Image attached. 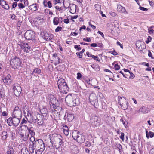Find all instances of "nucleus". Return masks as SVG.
I'll return each instance as SVG.
<instances>
[{
	"label": "nucleus",
	"mask_w": 154,
	"mask_h": 154,
	"mask_svg": "<svg viewBox=\"0 0 154 154\" xmlns=\"http://www.w3.org/2000/svg\"><path fill=\"white\" fill-rule=\"evenodd\" d=\"M21 154H30L27 149H22L21 150Z\"/></svg>",
	"instance_id": "obj_36"
},
{
	"label": "nucleus",
	"mask_w": 154,
	"mask_h": 154,
	"mask_svg": "<svg viewBox=\"0 0 154 154\" xmlns=\"http://www.w3.org/2000/svg\"><path fill=\"white\" fill-rule=\"evenodd\" d=\"M152 40V37L149 36L148 37L147 40L146 41V44H148Z\"/></svg>",
	"instance_id": "obj_40"
},
{
	"label": "nucleus",
	"mask_w": 154,
	"mask_h": 154,
	"mask_svg": "<svg viewBox=\"0 0 154 154\" xmlns=\"http://www.w3.org/2000/svg\"><path fill=\"white\" fill-rule=\"evenodd\" d=\"M90 122L92 125L95 126H98L100 125V119L96 116H93L91 119Z\"/></svg>",
	"instance_id": "obj_6"
},
{
	"label": "nucleus",
	"mask_w": 154,
	"mask_h": 154,
	"mask_svg": "<svg viewBox=\"0 0 154 154\" xmlns=\"http://www.w3.org/2000/svg\"><path fill=\"white\" fill-rule=\"evenodd\" d=\"M48 99L49 100L50 103L54 102L55 101L56 98L54 95L49 94L48 95Z\"/></svg>",
	"instance_id": "obj_24"
},
{
	"label": "nucleus",
	"mask_w": 154,
	"mask_h": 154,
	"mask_svg": "<svg viewBox=\"0 0 154 154\" xmlns=\"http://www.w3.org/2000/svg\"><path fill=\"white\" fill-rule=\"evenodd\" d=\"M52 111L53 115L55 118L57 119L60 118V112H58V110L55 111L53 109H52Z\"/></svg>",
	"instance_id": "obj_21"
},
{
	"label": "nucleus",
	"mask_w": 154,
	"mask_h": 154,
	"mask_svg": "<svg viewBox=\"0 0 154 154\" xmlns=\"http://www.w3.org/2000/svg\"><path fill=\"white\" fill-rule=\"evenodd\" d=\"M8 115L7 111H4L2 112V116H7Z\"/></svg>",
	"instance_id": "obj_60"
},
{
	"label": "nucleus",
	"mask_w": 154,
	"mask_h": 154,
	"mask_svg": "<svg viewBox=\"0 0 154 154\" xmlns=\"http://www.w3.org/2000/svg\"><path fill=\"white\" fill-rule=\"evenodd\" d=\"M43 118H42V119L44 120H47L48 117V115H43Z\"/></svg>",
	"instance_id": "obj_57"
},
{
	"label": "nucleus",
	"mask_w": 154,
	"mask_h": 154,
	"mask_svg": "<svg viewBox=\"0 0 154 154\" xmlns=\"http://www.w3.org/2000/svg\"><path fill=\"white\" fill-rule=\"evenodd\" d=\"M85 146L87 147H90L91 146V143L87 141L85 143Z\"/></svg>",
	"instance_id": "obj_58"
},
{
	"label": "nucleus",
	"mask_w": 154,
	"mask_h": 154,
	"mask_svg": "<svg viewBox=\"0 0 154 154\" xmlns=\"http://www.w3.org/2000/svg\"><path fill=\"white\" fill-rule=\"evenodd\" d=\"M124 135L125 134L123 133L122 132L121 133V135L120 136V138L122 139V140L123 141L124 139Z\"/></svg>",
	"instance_id": "obj_45"
},
{
	"label": "nucleus",
	"mask_w": 154,
	"mask_h": 154,
	"mask_svg": "<svg viewBox=\"0 0 154 154\" xmlns=\"http://www.w3.org/2000/svg\"><path fill=\"white\" fill-rule=\"evenodd\" d=\"M97 45V46L101 48H103V45L102 43H98Z\"/></svg>",
	"instance_id": "obj_52"
},
{
	"label": "nucleus",
	"mask_w": 154,
	"mask_h": 154,
	"mask_svg": "<svg viewBox=\"0 0 154 154\" xmlns=\"http://www.w3.org/2000/svg\"><path fill=\"white\" fill-rule=\"evenodd\" d=\"M2 8L6 10H8L9 8V7L7 3L5 5H4Z\"/></svg>",
	"instance_id": "obj_47"
},
{
	"label": "nucleus",
	"mask_w": 154,
	"mask_h": 154,
	"mask_svg": "<svg viewBox=\"0 0 154 154\" xmlns=\"http://www.w3.org/2000/svg\"><path fill=\"white\" fill-rule=\"evenodd\" d=\"M120 121H121L125 127V128H126L128 126V123L127 121H126L125 119L123 118H121L120 120Z\"/></svg>",
	"instance_id": "obj_30"
},
{
	"label": "nucleus",
	"mask_w": 154,
	"mask_h": 154,
	"mask_svg": "<svg viewBox=\"0 0 154 154\" xmlns=\"http://www.w3.org/2000/svg\"><path fill=\"white\" fill-rule=\"evenodd\" d=\"M117 10L118 11L121 12L122 13H124L126 12V10L125 8L120 5L117 6Z\"/></svg>",
	"instance_id": "obj_22"
},
{
	"label": "nucleus",
	"mask_w": 154,
	"mask_h": 154,
	"mask_svg": "<svg viewBox=\"0 0 154 154\" xmlns=\"http://www.w3.org/2000/svg\"><path fill=\"white\" fill-rule=\"evenodd\" d=\"M146 137L147 138H149V137L150 138H152L154 136V133L150 131L148 133V132L146 130Z\"/></svg>",
	"instance_id": "obj_23"
},
{
	"label": "nucleus",
	"mask_w": 154,
	"mask_h": 154,
	"mask_svg": "<svg viewBox=\"0 0 154 154\" xmlns=\"http://www.w3.org/2000/svg\"><path fill=\"white\" fill-rule=\"evenodd\" d=\"M40 112L42 115H48V111L46 108L45 107L40 109Z\"/></svg>",
	"instance_id": "obj_27"
},
{
	"label": "nucleus",
	"mask_w": 154,
	"mask_h": 154,
	"mask_svg": "<svg viewBox=\"0 0 154 154\" xmlns=\"http://www.w3.org/2000/svg\"><path fill=\"white\" fill-rule=\"evenodd\" d=\"M29 136V134L26 135V134L23 138V140L24 141H26L28 139Z\"/></svg>",
	"instance_id": "obj_41"
},
{
	"label": "nucleus",
	"mask_w": 154,
	"mask_h": 154,
	"mask_svg": "<svg viewBox=\"0 0 154 154\" xmlns=\"http://www.w3.org/2000/svg\"><path fill=\"white\" fill-rule=\"evenodd\" d=\"M83 40L84 41L87 42H90L91 41V40L90 38H84Z\"/></svg>",
	"instance_id": "obj_62"
},
{
	"label": "nucleus",
	"mask_w": 154,
	"mask_h": 154,
	"mask_svg": "<svg viewBox=\"0 0 154 154\" xmlns=\"http://www.w3.org/2000/svg\"><path fill=\"white\" fill-rule=\"evenodd\" d=\"M30 115V120H28V121L29 122H30L32 123V122H34V123H36L37 122V121L38 120V118L36 116H32L31 114Z\"/></svg>",
	"instance_id": "obj_18"
},
{
	"label": "nucleus",
	"mask_w": 154,
	"mask_h": 154,
	"mask_svg": "<svg viewBox=\"0 0 154 154\" xmlns=\"http://www.w3.org/2000/svg\"><path fill=\"white\" fill-rule=\"evenodd\" d=\"M27 123V121L24 118L22 119V122H21L20 125H22L23 124H26Z\"/></svg>",
	"instance_id": "obj_55"
},
{
	"label": "nucleus",
	"mask_w": 154,
	"mask_h": 154,
	"mask_svg": "<svg viewBox=\"0 0 154 154\" xmlns=\"http://www.w3.org/2000/svg\"><path fill=\"white\" fill-rule=\"evenodd\" d=\"M36 5V4H33L30 6L31 10L32 11H34L37 10V7Z\"/></svg>",
	"instance_id": "obj_34"
},
{
	"label": "nucleus",
	"mask_w": 154,
	"mask_h": 154,
	"mask_svg": "<svg viewBox=\"0 0 154 154\" xmlns=\"http://www.w3.org/2000/svg\"><path fill=\"white\" fill-rule=\"evenodd\" d=\"M75 140L80 143H83L85 140V137L83 134H80Z\"/></svg>",
	"instance_id": "obj_13"
},
{
	"label": "nucleus",
	"mask_w": 154,
	"mask_h": 154,
	"mask_svg": "<svg viewBox=\"0 0 154 154\" xmlns=\"http://www.w3.org/2000/svg\"><path fill=\"white\" fill-rule=\"evenodd\" d=\"M90 102L94 106H96L97 103V97L96 95L94 93H92L89 96Z\"/></svg>",
	"instance_id": "obj_7"
},
{
	"label": "nucleus",
	"mask_w": 154,
	"mask_h": 154,
	"mask_svg": "<svg viewBox=\"0 0 154 154\" xmlns=\"http://www.w3.org/2000/svg\"><path fill=\"white\" fill-rule=\"evenodd\" d=\"M63 132L64 134L66 136H67L69 134V129L68 127L66 125L63 126Z\"/></svg>",
	"instance_id": "obj_26"
},
{
	"label": "nucleus",
	"mask_w": 154,
	"mask_h": 154,
	"mask_svg": "<svg viewBox=\"0 0 154 154\" xmlns=\"http://www.w3.org/2000/svg\"><path fill=\"white\" fill-rule=\"evenodd\" d=\"M62 28L60 26H58L57 27L55 30V32H57L59 31H61L62 30Z\"/></svg>",
	"instance_id": "obj_42"
},
{
	"label": "nucleus",
	"mask_w": 154,
	"mask_h": 154,
	"mask_svg": "<svg viewBox=\"0 0 154 154\" xmlns=\"http://www.w3.org/2000/svg\"><path fill=\"white\" fill-rule=\"evenodd\" d=\"M3 82L7 85L11 84L12 81V79H11V76L10 74H8L6 77L3 78Z\"/></svg>",
	"instance_id": "obj_11"
},
{
	"label": "nucleus",
	"mask_w": 154,
	"mask_h": 154,
	"mask_svg": "<svg viewBox=\"0 0 154 154\" xmlns=\"http://www.w3.org/2000/svg\"><path fill=\"white\" fill-rule=\"evenodd\" d=\"M47 5H48L47 6H48V8H50L52 7V3H51V1H48L47 2Z\"/></svg>",
	"instance_id": "obj_44"
},
{
	"label": "nucleus",
	"mask_w": 154,
	"mask_h": 154,
	"mask_svg": "<svg viewBox=\"0 0 154 154\" xmlns=\"http://www.w3.org/2000/svg\"><path fill=\"white\" fill-rule=\"evenodd\" d=\"M14 94L17 97H18L20 96L21 93V88L20 85H14L13 88Z\"/></svg>",
	"instance_id": "obj_10"
},
{
	"label": "nucleus",
	"mask_w": 154,
	"mask_h": 154,
	"mask_svg": "<svg viewBox=\"0 0 154 154\" xmlns=\"http://www.w3.org/2000/svg\"><path fill=\"white\" fill-rule=\"evenodd\" d=\"M80 132L77 130H74L72 132V135L73 139L75 140L80 134Z\"/></svg>",
	"instance_id": "obj_20"
},
{
	"label": "nucleus",
	"mask_w": 154,
	"mask_h": 154,
	"mask_svg": "<svg viewBox=\"0 0 154 154\" xmlns=\"http://www.w3.org/2000/svg\"><path fill=\"white\" fill-rule=\"evenodd\" d=\"M24 126L26 127L28 131L31 136H34L35 135V133L34 131V128L33 127H31L29 128L26 125H24Z\"/></svg>",
	"instance_id": "obj_19"
},
{
	"label": "nucleus",
	"mask_w": 154,
	"mask_h": 154,
	"mask_svg": "<svg viewBox=\"0 0 154 154\" xmlns=\"http://www.w3.org/2000/svg\"><path fill=\"white\" fill-rule=\"evenodd\" d=\"M2 1L1 2V5H2V7L4 6V5H5L6 4V2L4 0H2Z\"/></svg>",
	"instance_id": "obj_49"
},
{
	"label": "nucleus",
	"mask_w": 154,
	"mask_h": 154,
	"mask_svg": "<svg viewBox=\"0 0 154 154\" xmlns=\"http://www.w3.org/2000/svg\"><path fill=\"white\" fill-rule=\"evenodd\" d=\"M92 58H93L94 60H95L99 62L100 61V59H99L98 57L97 56H94L93 55L92 57Z\"/></svg>",
	"instance_id": "obj_39"
},
{
	"label": "nucleus",
	"mask_w": 154,
	"mask_h": 154,
	"mask_svg": "<svg viewBox=\"0 0 154 154\" xmlns=\"http://www.w3.org/2000/svg\"><path fill=\"white\" fill-rule=\"evenodd\" d=\"M109 14L111 15L113 17H115L116 15V14L115 12L112 11L110 12H109Z\"/></svg>",
	"instance_id": "obj_63"
},
{
	"label": "nucleus",
	"mask_w": 154,
	"mask_h": 154,
	"mask_svg": "<svg viewBox=\"0 0 154 154\" xmlns=\"http://www.w3.org/2000/svg\"><path fill=\"white\" fill-rule=\"evenodd\" d=\"M62 19V17H54L53 19V23L54 25H57L59 23L60 19Z\"/></svg>",
	"instance_id": "obj_25"
},
{
	"label": "nucleus",
	"mask_w": 154,
	"mask_h": 154,
	"mask_svg": "<svg viewBox=\"0 0 154 154\" xmlns=\"http://www.w3.org/2000/svg\"><path fill=\"white\" fill-rule=\"evenodd\" d=\"M114 68L115 70H118L120 68V66L118 65V64H116L115 65Z\"/></svg>",
	"instance_id": "obj_51"
},
{
	"label": "nucleus",
	"mask_w": 154,
	"mask_h": 154,
	"mask_svg": "<svg viewBox=\"0 0 154 154\" xmlns=\"http://www.w3.org/2000/svg\"><path fill=\"white\" fill-rule=\"evenodd\" d=\"M6 154H14L13 148L9 145L7 147Z\"/></svg>",
	"instance_id": "obj_17"
},
{
	"label": "nucleus",
	"mask_w": 154,
	"mask_h": 154,
	"mask_svg": "<svg viewBox=\"0 0 154 154\" xmlns=\"http://www.w3.org/2000/svg\"><path fill=\"white\" fill-rule=\"evenodd\" d=\"M53 109L55 111L58 110V112H60L62 110V108L60 106H57L55 109Z\"/></svg>",
	"instance_id": "obj_37"
},
{
	"label": "nucleus",
	"mask_w": 154,
	"mask_h": 154,
	"mask_svg": "<svg viewBox=\"0 0 154 154\" xmlns=\"http://www.w3.org/2000/svg\"><path fill=\"white\" fill-rule=\"evenodd\" d=\"M37 120L36 123L38 124L39 126H43L45 125V123L42 119H38Z\"/></svg>",
	"instance_id": "obj_28"
},
{
	"label": "nucleus",
	"mask_w": 154,
	"mask_h": 154,
	"mask_svg": "<svg viewBox=\"0 0 154 154\" xmlns=\"http://www.w3.org/2000/svg\"><path fill=\"white\" fill-rule=\"evenodd\" d=\"M57 4L58 5H56L55 7V8L56 10L60 11L61 10H62L61 7H60V5L59 4Z\"/></svg>",
	"instance_id": "obj_38"
},
{
	"label": "nucleus",
	"mask_w": 154,
	"mask_h": 154,
	"mask_svg": "<svg viewBox=\"0 0 154 154\" xmlns=\"http://www.w3.org/2000/svg\"><path fill=\"white\" fill-rule=\"evenodd\" d=\"M10 64L13 68L14 69L17 68L21 65L20 60L19 58L16 57L11 60Z\"/></svg>",
	"instance_id": "obj_5"
},
{
	"label": "nucleus",
	"mask_w": 154,
	"mask_h": 154,
	"mask_svg": "<svg viewBox=\"0 0 154 154\" xmlns=\"http://www.w3.org/2000/svg\"><path fill=\"white\" fill-rule=\"evenodd\" d=\"M139 9L140 10L144 11H146L148 10L147 8H146L144 7H141V6H140Z\"/></svg>",
	"instance_id": "obj_46"
},
{
	"label": "nucleus",
	"mask_w": 154,
	"mask_h": 154,
	"mask_svg": "<svg viewBox=\"0 0 154 154\" xmlns=\"http://www.w3.org/2000/svg\"><path fill=\"white\" fill-rule=\"evenodd\" d=\"M65 101L70 106H75L79 103V98L74 94L67 95L65 98Z\"/></svg>",
	"instance_id": "obj_3"
},
{
	"label": "nucleus",
	"mask_w": 154,
	"mask_h": 154,
	"mask_svg": "<svg viewBox=\"0 0 154 154\" xmlns=\"http://www.w3.org/2000/svg\"><path fill=\"white\" fill-rule=\"evenodd\" d=\"M129 73L130 74L129 78L133 79L135 77V75L132 72H130Z\"/></svg>",
	"instance_id": "obj_56"
},
{
	"label": "nucleus",
	"mask_w": 154,
	"mask_h": 154,
	"mask_svg": "<svg viewBox=\"0 0 154 154\" xmlns=\"http://www.w3.org/2000/svg\"><path fill=\"white\" fill-rule=\"evenodd\" d=\"M41 72V70L38 68H36L34 69L33 72L32 74H34L35 73H37V74H40Z\"/></svg>",
	"instance_id": "obj_35"
},
{
	"label": "nucleus",
	"mask_w": 154,
	"mask_h": 154,
	"mask_svg": "<svg viewBox=\"0 0 154 154\" xmlns=\"http://www.w3.org/2000/svg\"><path fill=\"white\" fill-rule=\"evenodd\" d=\"M18 6L20 8H23L24 7V5L21 3L18 4Z\"/></svg>",
	"instance_id": "obj_54"
},
{
	"label": "nucleus",
	"mask_w": 154,
	"mask_h": 154,
	"mask_svg": "<svg viewBox=\"0 0 154 154\" xmlns=\"http://www.w3.org/2000/svg\"><path fill=\"white\" fill-rule=\"evenodd\" d=\"M76 54L79 58H82V54L80 52H77Z\"/></svg>",
	"instance_id": "obj_48"
},
{
	"label": "nucleus",
	"mask_w": 154,
	"mask_h": 154,
	"mask_svg": "<svg viewBox=\"0 0 154 154\" xmlns=\"http://www.w3.org/2000/svg\"><path fill=\"white\" fill-rule=\"evenodd\" d=\"M44 33V39L46 40H49L51 39L53 37V35L49 33L48 32H43Z\"/></svg>",
	"instance_id": "obj_14"
},
{
	"label": "nucleus",
	"mask_w": 154,
	"mask_h": 154,
	"mask_svg": "<svg viewBox=\"0 0 154 154\" xmlns=\"http://www.w3.org/2000/svg\"><path fill=\"white\" fill-rule=\"evenodd\" d=\"M2 138L3 140H5L7 137V132L6 131H3L2 134Z\"/></svg>",
	"instance_id": "obj_33"
},
{
	"label": "nucleus",
	"mask_w": 154,
	"mask_h": 154,
	"mask_svg": "<svg viewBox=\"0 0 154 154\" xmlns=\"http://www.w3.org/2000/svg\"><path fill=\"white\" fill-rule=\"evenodd\" d=\"M22 112L18 106L15 107L13 112L12 116L14 117H20L22 116Z\"/></svg>",
	"instance_id": "obj_9"
},
{
	"label": "nucleus",
	"mask_w": 154,
	"mask_h": 154,
	"mask_svg": "<svg viewBox=\"0 0 154 154\" xmlns=\"http://www.w3.org/2000/svg\"><path fill=\"white\" fill-rule=\"evenodd\" d=\"M26 46H24V49H23V50L25 52L28 53L30 51V47L28 45L26 44Z\"/></svg>",
	"instance_id": "obj_29"
},
{
	"label": "nucleus",
	"mask_w": 154,
	"mask_h": 154,
	"mask_svg": "<svg viewBox=\"0 0 154 154\" xmlns=\"http://www.w3.org/2000/svg\"><path fill=\"white\" fill-rule=\"evenodd\" d=\"M63 21L65 23L68 24L69 23V20L68 19H66L64 20Z\"/></svg>",
	"instance_id": "obj_64"
},
{
	"label": "nucleus",
	"mask_w": 154,
	"mask_h": 154,
	"mask_svg": "<svg viewBox=\"0 0 154 154\" xmlns=\"http://www.w3.org/2000/svg\"><path fill=\"white\" fill-rule=\"evenodd\" d=\"M109 52L115 56L116 55L118 54V53L115 50H114V51H110Z\"/></svg>",
	"instance_id": "obj_50"
},
{
	"label": "nucleus",
	"mask_w": 154,
	"mask_h": 154,
	"mask_svg": "<svg viewBox=\"0 0 154 154\" xmlns=\"http://www.w3.org/2000/svg\"><path fill=\"white\" fill-rule=\"evenodd\" d=\"M50 105L52 106L53 109H55V108L57 106L54 104V102L52 103L51 102L50 103Z\"/></svg>",
	"instance_id": "obj_53"
},
{
	"label": "nucleus",
	"mask_w": 154,
	"mask_h": 154,
	"mask_svg": "<svg viewBox=\"0 0 154 154\" xmlns=\"http://www.w3.org/2000/svg\"><path fill=\"white\" fill-rule=\"evenodd\" d=\"M24 37L27 40H32L35 37V33L31 30H27L25 33Z\"/></svg>",
	"instance_id": "obj_8"
},
{
	"label": "nucleus",
	"mask_w": 154,
	"mask_h": 154,
	"mask_svg": "<svg viewBox=\"0 0 154 154\" xmlns=\"http://www.w3.org/2000/svg\"><path fill=\"white\" fill-rule=\"evenodd\" d=\"M80 45H75L74 46V48L76 49H77L78 51L80 50L81 49V48L80 47Z\"/></svg>",
	"instance_id": "obj_43"
},
{
	"label": "nucleus",
	"mask_w": 154,
	"mask_h": 154,
	"mask_svg": "<svg viewBox=\"0 0 154 154\" xmlns=\"http://www.w3.org/2000/svg\"><path fill=\"white\" fill-rule=\"evenodd\" d=\"M82 76V74L78 72L77 73V79H79L81 78Z\"/></svg>",
	"instance_id": "obj_59"
},
{
	"label": "nucleus",
	"mask_w": 154,
	"mask_h": 154,
	"mask_svg": "<svg viewBox=\"0 0 154 154\" xmlns=\"http://www.w3.org/2000/svg\"><path fill=\"white\" fill-rule=\"evenodd\" d=\"M140 112L143 114L146 113L150 111V109L147 107L144 106L139 109Z\"/></svg>",
	"instance_id": "obj_15"
},
{
	"label": "nucleus",
	"mask_w": 154,
	"mask_h": 154,
	"mask_svg": "<svg viewBox=\"0 0 154 154\" xmlns=\"http://www.w3.org/2000/svg\"><path fill=\"white\" fill-rule=\"evenodd\" d=\"M77 5L74 4H72L70 7V10L72 11L73 13H75L76 11Z\"/></svg>",
	"instance_id": "obj_31"
},
{
	"label": "nucleus",
	"mask_w": 154,
	"mask_h": 154,
	"mask_svg": "<svg viewBox=\"0 0 154 154\" xmlns=\"http://www.w3.org/2000/svg\"><path fill=\"white\" fill-rule=\"evenodd\" d=\"M58 88L60 92L63 94L67 93L68 91L69 88L64 80L60 79L57 81Z\"/></svg>",
	"instance_id": "obj_4"
},
{
	"label": "nucleus",
	"mask_w": 154,
	"mask_h": 154,
	"mask_svg": "<svg viewBox=\"0 0 154 154\" xmlns=\"http://www.w3.org/2000/svg\"><path fill=\"white\" fill-rule=\"evenodd\" d=\"M17 3L16 2H14L13 3L12 5V8H15L17 5Z\"/></svg>",
	"instance_id": "obj_61"
},
{
	"label": "nucleus",
	"mask_w": 154,
	"mask_h": 154,
	"mask_svg": "<svg viewBox=\"0 0 154 154\" xmlns=\"http://www.w3.org/2000/svg\"><path fill=\"white\" fill-rule=\"evenodd\" d=\"M50 142L52 144H55L56 146L58 148L60 147L63 143V138L60 135L57 134H53L49 135Z\"/></svg>",
	"instance_id": "obj_2"
},
{
	"label": "nucleus",
	"mask_w": 154,
	"mask_h": 154,
	"mask_svg": "<svg viewBox=\"0 0 154 154\" xmlns=\"http://www.w3.org/2000/svg\"><path fill=\"white\" fill-rule=\"evenodd\" d=\"M13 117V125L14 126H17L20 123V118L17 117Z\"/></svg>",
	"instance_id": "obj_16"
},
{
	"label": "nucleus",
	"mask_w": 154,
	"mask_h": 154,
	"mask_svg": "<svg viewBox=\"0 0 154 154\" xmlns=\"http://www.w3.org/2000/svg\"><path fill=\"white\" fill-rule=\"evenodd\" d=\"M30 142L29 145V150L30 152L32 154H42L45 149L44 143L43 140L40 139L35 140L34 136H31L30 138Z\"/></svg>",
	"instance_id": "obj_1"
},
{
	"label": "nucleus",
	"mask_w": 154,
	"mask_h": 154,
	"mask_svg": "<svg viewBox=\"0 0 154 154\" xmlns=\"http://www.w3.org/2000/svg\"><path fill=\"white\" fill-rule=\"evenodd\" d=\"M74 118L73 114L70 112L67 113V114L66 113L64 117V118H67L68 121L69 122H71Z\"/></svg>",
	"instance_id": "obj_12"
},
{
	"label": "nucleus",
	"mask_w": 154,
	"mask_h": 154,
	"mask_svg": "<svg viewBox=\"0 0 154 154\" xmlns=\"http://www.w3.org/2000/svg\"><path fill=\"white\" fill-rule=\"evenodd\" d=\"M13 117H10L7 120V122L8 125L11 126L13 125Z\"/></svg>",
	"instance_id": "obj_32"
}]
</instances>
